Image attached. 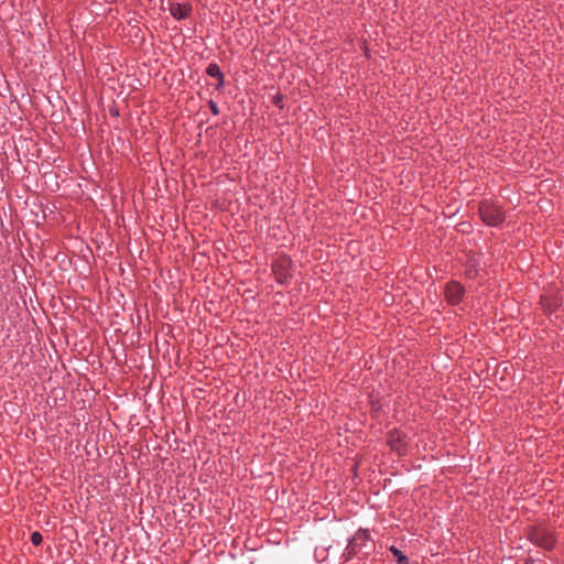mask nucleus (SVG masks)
I'll return each mask as SVG.
<instances>
[{
  "instance_id": "f257e3e1",
  "label": "nucleus",
  "mask_w": 564,
  "mask_h": 564,
  "mask_svg": "<svg viewBox=\"0 0 564 564\" xmlns=\"http://www.w3.org/2000/svg\"><path fill=\"white\" fill-rule=\"evenodd\" d=\"M478 213L481 220L489 227H498L506 219L502 206L488 199H484L479 203Z\"/></svg>"
},
{
  "instance_id": "f03ea898",
  "label": "nucleus",
  "mask_w": 564,
  "mask_h": 564,
  "mask_svg": "<svg viewBox=\"0 0 564 564\" xmlns=\"http://www.w3.org/2000/svg\"><path fill=\"white\" fill-rule=\"evenodd\" d=\"M370 540V533L367 529H358L355 534L348 539V543L340 556L343 562L347 563L351 561L358 553L367 549Z\"/></svg>"
},
{
  "instance_id": "7ed1b4c3",
  "label": "nucleus",
  "mask_w": 564,
  "mask_h": 564,
  "mask_svg": "<svg viewBox=\"0 0 564 564\" xmlns=\"http://www.w3.org/2000/svg\"><path fill=\"white\" fill-rule=\"evenodd\" d=\"M272 273L279 284H289L293 276V262L288 256H279L272 260Z\"/></svg>"
},
{
  "instance_id": "20e7f679",
  "label": "nucleus",
  "mask_w": 564,
  "mask_h": 564,
  "mask_svg": "<svg viewBox=\"0 0 564 564\" xmlns=\"http://www.w3.org/2000/svg\"><path fill=\"white\" fill-rule=\"evenodd\" d=\"M444 299L451 306H459L465 299L466 288L457 280H449L444 285Z\"/></svg>"
},
{
  "instance_id": "39448f33",
  "label": "nucleus",
  "mask_w": 564,
  "mask_h": 564,
  "mask_svg": "<svg viewBox=\"0 0 564 564\" xmlns=\"http://www.w3.org/2000/svg\"><path fill=\"white\" fill-rule=\"evenodd\" d=\"M464 275L468 280H474L480 275V272L484 270L482 268V258L481 254L470 253L468 254L465 263H464Z\"/></svg>"
},
{
  "instance_id": "423d86ee",
  "label": "nucleus",
  "mask_w": 564,
  "mask_h": 564,
  "mask_svg": "<svg viewBox=\"0 0 564 564\" xmlns=\"http://www.w3.org/2000/svg\"><path fill=\"white\" fill-rule=\"evenodd\" d=\"M530 539L538 546L543 547L545 550H552L555 546V538L550 531L543 529H535Z\"/></svg>"
},
{
  "instance_id": "0eeeda50",
  "label": "nucleus",
  "mask_w": 564,
  "mask_h": 564,
  "mask_svg": "<svg viewBox=\"0 0 564 564\" xmlns=\"http://www.w3.org/2000/svg\"><path fill=\"white\" fill-rule=\"evenodd\" d=\"M171 11V14L175 18V19H184L187 17L188 12H189V8L186 7V6H182V4H173L170 9Z\"/></svg>"
},
{
  "instance_id": "6e6552de",
  "label": "nucleus",
  "mask_w": 564,
  "mask_h": 564,
  "mask_svg": "<svg viewBox=\"0 0 564 564\" xmlns=\"http://www.w3.org/2000/svg\"><path fill=\"white\" fill-rule=\"evenodd\" d=\"M389 551L395 557L397 564H410L409 557L401 550H399L395 545L389 546Z\"/></svg>"
},
{
  "instance_id": "1a4fd4ad",
  "label": "nucleus",
  "mask_w": 564,
  "mask_h": 564,
  "mask_svg": "<svg viewBox=\"0 0 564 564\" xmlns=\"http://www.w3.org/2000/svg\"><path fill=\"white\" fill-rule=\"evenodd\" d=\"M206 73L210 76V77H214V78H218L219 79V85H221V82H223V75H221V72H220V68L218 65L216 64H209L207 69H206Z\"/></svg>"
},
{
  "instance_id": "9d476101",
  "label": "nucleus",
  "mask_w": 564,
  "mask_h": 564,
  "mask_svg": "<svg viewBox=\"0 0 564 564\" xmlns=\"http://www.w3.org/2000/svg\"><path fill=\"white\" fill-rule=\"evenodd\" d=\"M43 538H42V534L40 532H33L31 534V542L34 544V545H39L41 544Z\"/></svg>"
},
{
  "instance_id": "9b49d317",
  "label": "nucleus",
  "mask_w": 564,
  "mask_h": 564,
  "mask_svg": "<svg viewBox=\"0 0 564 564\" xmlns=\"http://www.w3.org/2000/svg\"><path fill=\"white\" fill-rule=\"evenodd\" d=\"M210 109L214 113H218V109L215 102L210 101Z\"/></svg>"
}]
</instances>
